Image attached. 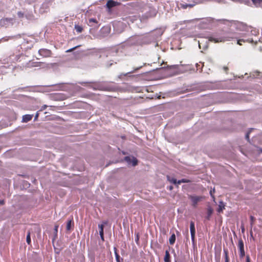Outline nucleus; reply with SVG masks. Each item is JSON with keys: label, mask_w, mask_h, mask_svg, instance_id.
<instances>
[{"label": "nucleus", "mask_w": 262, "mask_h": 262, "mask_svg": "<svg viewBox=\"0 0 262 262\" xmlns=\"http://www.w3.org/2000/svg\"><path fill=\"white\" fill-rule=\"evenodd\" d=\"M243 36H244V34L239 35L238 33L235 32L221 31L211 34L208 37V41L215 43L225 42L232 39H236L237 43L239 45H242L241 42H254V40L252 38H248L247 39H239V37Z\"/></svg>", "instance_id": "obj_1"}, {"label": "nucleus", "mask_w": 262, "mask_h": 262, "mask_svg": "<svg viewBox=\"0 0 262 262\" xmlns=\"http://www.w3.org/2000/svg\"><path fill=\"white\" fill-rule=\"evenodd\" d=\"M81 84H89L88 86L94 90L115 92L117 90V87L112 85V82L107 81H94V82H79Z\"/></svg>", "instance_id": "obj_2"}, {"label": "nucleus", "mask_w": 262, "mask_h": 262, "mask_svg": "<svg viewBox=\"0 0 262 262\" xmlns=\"http://www.w3.org/2000/svg\"><path fill=\"white\" fill-rule=\"evenodd\" d=\"M152 37L151 35L141 36L135 35L128 38L124 43V46H140L148 44L151 42Z\"/></svg>", "instance_id": "obj_3"}, {"label": "nucleus", "mask_w": 262, "mask_h": 262, "mask_svg": "<svg viewBox=\"0 0 262 262\" xmlns=\"http://www.w3.org/2000/svg\"><path fill=\"white\" fill-rule=\"evenodd\" d=\"M241 26L242 27L241 30L245 31L247 32H250L251 35L256 36L259 34L258 30L255 28H253L251 27L246 26L243 24H241Z\"/></svg>", "instance_id": "obj_4"}, {"label": "nucleus", "mask_w": 262, "mask_h": 262, "mask_svg": "<svg viewBox=\"0 0 262 262\" xmlns=\"http://www.w3.org/2000/svg\"><path fill=\"white\" fill-rule=\"evenodd\" d=\"M212 21L213 19L211 17L203 18L199 24V27L202 29L208 28L210 27Z\"/></svg>", "instance_id": "obj_5"}, {"label": "nucleus", "mask_w": 262, "mask_h": 262, "mask_svg": "<svg viewBox=\"0 0 262 262\" xmlns=\"http://www.w3.org/2000/svg\"><path fill=\"white\" fill-rule=\"evenodd\" d=\"M124 159L128 165H132L133 166H136L138 163V160L134 157L126 156Z\"/></svg>", "instance_id": "obj_6"}, {"label": "nucleus", "mask_w": 262, "mask_h": 262, "mask_svg": "<svg viewBox=\"0 0 262 262\" xmlns=\"http://www.w3.org/2000/svg\"><path fill=\"white\" fill-rule=\"evenodd\" d=\"M157 13V10L152 7H149L148 11H147L143 16L144 17L148 18L155 17Z\"/></svg>", "instance_id": "obj_7"}, {"label": "nucleus", "mask_w": 262, "mask_h": 262, "mask_svg": "<svg viewBox=\"0 0 262 262\" xmlns=\"http://www.w3.org/2000/svg\"><path fill=\"white\" fill-rule=\"evenodd\" d=\"M238 248L239 250V257L240 258H243L245 256V252L244 242L242 238L238 239Z\"/></svg>", "instance_id": "obj_8"}, {"label": "nucleus", "mask_w": 262, "mask_h": 262, "mask_svg": "<svg viewBox=\"0 0 262 262\" xmlns=\"http://www.w3.org/2000/svg\"><path fill=\"white\" fill-rule=\"evenodd\" d=\"M38 54L40 56L43 57H48L51 56L52 52L50 50L47 49H41L38 50Z\"/></svg>", "instance_id": "obj_9"}, {"label": "nucleus", "mask_w": 262, "mask_h": 262, "mask_svg": "<svg viewBox=\"0 0 262 262\" xmlns=\"http://www.w3.org/2000/svg\"><path fill=\"white\" fill-rule=\"evenodd\" d=\"M189 198L192 203V205L193 207H196L198 202L202 200V197L196 195H190Z\"/></svg>", "instance_id": "obj_10"}, {"label": "nucleus", "mask_w": 262, "mask_h": 262, "mask_svg": "<svg viewBox=\"0 0 262 262\" xmlns=\"http://www.w3.org/2000/svg\"><path fill=\"white\" fill-rule=\"evenodd\" d=\"M13 19L11 18H4L0 20V26L7 27L12 24Z\"/></svg>", "instance_id": "obj_11"}, {"label": "nucleus", "mask_w": 262, "mask_h": 262, "mask_svg": "<svg viewBox=\"0 0 262 262\" xmlns=\"http://www.w3.org/2000/svg\"><path fill=\"white\" fill-rule=\"evenodd\" d=\"M190 230L191 234V241L193 243L194 242L195 229L194 223L193 221H191L190 223Z\"/></svg>", "instance_id": "obj_12"}, {"label": "nucleus", "mask_w": 262, "mask_h": 262, "mask_svg": "<svg viewBox=\"0 0 262 262\" xmlns=\"http://www.w3.org/2000/svg\"><path fill=\"white\" fill-rule=\"evenodd\" d=\"M88 25L94 28H98L99 27V24L98 21L95 18H90L89 20Z\"/></svg>", "instance_id": "obj_13"}, {"label": "nucleus", "mask_w": 262, "mask_h": 262, "mask_svg": "<svg viewBox=\"0 0 262 262\" xmlns=\"http://www.w3.org/2000/svg\"><path fill=\"white\" fill-rule=\"evenodd\" d=\"M119 3L117 2L114 1L113 0H109L106 3V7L110 9L118 5Z\"/></svg>", "instance_id": "obj_14"}, {"label": "nucleus", "mask_w": 262, "mask_h": 262, "mask_svg": "<svg viewBox=\"0 0 262 262\" xmlns=\"http://www.w3.org/2000/svg\"><path fill=\"white\" fill-rule=\"evenodd\" d=\"M44 64V63L41 62H31L29 61L27 64V66L28 67H40L42 64Z\"/></svg>", "instance_id": "obj_15"}, {"label": "nucleus", "mask_w": 262, "mask_h": 262, "mask_svg": "<svg viewBox=\"0 0 262 262\" xmlns=\"http://www.w3.org/2000/svg\"><path fill=\"white\" fill-rule=\"evenodd\" d=\"M33 116V115L29 114L24 115L22 118V122H28V121H30L32 119Z\"/></svg>", "instance_id": "obj_16"}, {"label": "nucleus", "mask_w": 262, "mask_h": 262, "mask_svg": "<svg viewBox=\"0 0 262 262\" xmlns=\"http://www.w3.org/2000/svg\"><path fill=\"white\" fill-rule=\"evenodd\" d=\"M114 253H115L116 261L117 262H122L123 260V259L122 258L120 257V255L118 253L117 248L116 247H114Z\"/></svg>", "instance_id": "obj_17"}, {"label": "nucleus", "mask_w": 262, "mask_h": 262, "mask_svg": "<svg viewBox=\"0 0 262 262\" xmlns=\"http://www.w3.org/2000/svg\"><path fill=\"white\" fill-rule=\"evenodd\" d=\"M225 209V204L223 201H220L217 211L219 213H221L223 211V209Z\"/></svg>", "instance_id": "obj_18"}, {"label": "nucleus", "mask_w": 262, "mask_h": 262, "mask_svg": "<svg viewBox=\"0 0 262 262\" xmlns=\"http://www.w3.org/2000/svg\"><path fill=\"white\" fill-rule=\"evenodd\" d=\"M223 252L225 256V262H229V257L228 256V250L227 248L223 249Z\"/></svg>", "instance_id": "obj_19"}, {"label": "nucleus", "mask_w": 262, "mask_h": 262, "mask_svg": "<svg viewBox=\"0 0 262 262\" xmlns=\"http://www.w3.org/2000/svg\"><path fill=\"white\" fill-rule=\"evenodd\" d=\"M213 213V209L211 208V207H209L207 208V214L206 216V219L207 220H210V217Z\"/></svg>", "instance_id": "obj_20"}, {"label": "nucleus", "mask_w": 262, "mask_h": 262, "mask_svg": "<svg viewBox=\"0 0 262 262\" xmlns=\"http://www.w3.org/2000/svg\"><path fill=\"white\" fill-rule=\"evenodd\" d=\"M164 261L165 262H170V256L169 252L168 250L165 251V255L164 256Z\"/></svg>", "instance_id": "obj_21"}, {"label": "nucleus", "mask_w": 262, "mask_h": 262, "mask_svg": "<svg viewBox=\"0 0 262 262\" xmlns=\"http://www.w3.org/2000/svg\"><path fill=\"white\" fill-rule=\"evenodd\" d=\"M74 225V223L72 220H70L68 221L67 224V230L69 231L71 229V227Z\"/></svg>", "instance_id": "obj_22"}, {"label": "nucleus", "mask_w": 262, "mask_h": 262, "mask_svg": "<svg viewBox=\"0 0 262 262\" xmlns=\"http://www.w3.org/2000/svg\"><path fill=\"white\" fill-rule=\"evenodd\" d=\"M176 241V235L174 233L172 234V235L170 236L169 242V244L172 245H173V244L175 243Z\"/></svg>", "instance_id": "obj_23"}, {"label": "nucleus", "mask_w": 262, "mask_h": 262, "mask_svg": "<svg viewBox=\"0 0 262 262\" xmlns=\"http://www.w3.org/2000/svg\"><path fill=\"white\" fill-rule=\"evenodd\" d=\"M14 38V36H6L0 39V42L8 41L9 39H11Z\"/></svg>", "instance_id": "obj_24"}, {"label": "nucleus", "mask_w": 262, "mask_h": 262, "mask_svg": "<svg viewBox=\"0 0 262 262\" xmlns=\"http://www.w3.org/2000/svg\"><path fill=\"white\" fill-rule=\"evenodd\" d=\"M30 231H28L27 232V237H26V242L28 245H30L31 243V236H30Z\"/></svg>", "instance_id": "obj_25"}, {"label": "nucleus", "mask_w": 262, "mask_h": 262, "mask_svg": "<svg viewBox=\"0 0 262 262\" xmlns=\"http://www.w3.org/2000/svg\"><path fill=\"white\" fill-rule=\"evenodd\" d=\"M167 180L171 183H173V184L177 185L176 180L177 179L174 178L170 177V176H167Z\"/></svg>", "instance_id": "obj_26"}, {"label": "nucleus", "mask_w": 262, "mask_h": 262, "mask_svg": "<svg viewBox=\"0 0 262 262\" xmlns=\"http://www.w3.org/2000/svg\"><path fill=\"white\" fill-rule=\"evenodd\" d=\"M75 29L76 31L78 33H81L83 30V28L79 25H75Z\"/></svg>", "instance_id": "obj_27"}, {"label": "nucleus", "mask_w": 262, "mask_h": 262, "mask_svg": "<svg viewBox=\"0 0 262 262\" xmlns=\"http://www.w3.org/2000/svg\"><path fill=\"white\" fill-rule=\"evenodd\" d=\"M142 67H143V66H140V67H138V68H135V69H134V70L133 71H132V72H128V73H126V74H123V76H127V75H128V74H131V73H134V72H135L137 71V70H138L140 69Z\"/></svg>", "instance_id": "obj_28"}, {"label": "nucleus", "mask_w": 262, "mask_h": 262, "mask_svg": "<svg viewBox=\"0 0 262 262\" xmlns=\"http://www.w3.org/2000/svg\"><path fill=\"white\" fill-rule=\"evenodd\" d=\"M253 4L255 6L259 5L262 2V0H251Z\"/></svg>", "instance_id": "obj_29"}, {"label": "nucleus", "mask_w": 262, "mask_h": 262, "mask_svg": "<svg viewBox=\"0 0 262 262\" xmlns=\"http://www.w3.org/2000/svg\"><path fill=\"white\" fill-rule=\"evenodd\" d=\"M250 225H251V227H252L254 224L255 219L254 216H253L252 215L250 216Z\"/></svg>", "instance_id": "obj_30"}, {"label": "nucleus", "mask_w": 262, "mask_h": 262, "mask_svg": "<svg viewBox=\"0 0 262 262\" xmlns=\"http://www.w3.org/2000/svg\"><path fill=\"white\" fill-rule=\"evenodd\" d=\"M106 222H103V224L98 225V228L99 229V230H103L104 224H106Z\"/></svg>", "instance_id": "obj_31"}, {"label": "nucleus", "mask_w": 262, "mask_h": 262, "mask_svg": "<svg viewBox=\"0 0 262 262\" xmlns=\"http://www.w3.org/2000/svg\"><path fill=\"white\" fill-rule=\"evenodd\" d=\"M192 5H190V4H182L181 5V7L183 8V9H186L188 7H192Z\"/></svg>", "instance_id": "obj_32"}, {"label": "nucleus", "mask_w": 262, "mask_h": 262, "mask_svg": "<svg viewBox=\"0 0 262 262\" xmlns=\"http://www.w3.org/2000/svg\"><path fill=\"white\" fill-rule=\"evenodd\" d=\"M260 72L258 71H255L253 73V76L255 78H257L259 76Z\"/></svg>", "instance_id": "obj_33"}, {"label": "nucleus", "mask_w": 262, "mask_h": 262, "mask_svg": "<svg viewBox=\"0 0 262 262\" xmlns=\"http://www.w3.org/2000/svg\"><path fill=\"white\" fill-rule=\"evenodd\" d=\"M214 191H215V189H214H214H213L212 190H211L210 191V192H209V193H210V195H211V197L212 198V199H213V201H214V200H215V198H214V196L213 195V192H214Z\"/></svg>", "instance_id": "obj_34"}, {"label": "nucleus", "mask_w": 262, "mask_h": 262, "mask_svg": "<svg viewBox=\"0 0 262 262\" xmlns=\"http://www.w3.org/2000/svg\"><path fill=\"white\" fill-rule=\"evenodd\" d=\"M253 128H251V129L247 133L246 136H245V138L247 140H249V134H250V132L253 130Z\"/></svg>", "instance_id": "obj_35"}, {"label": "nucleus", "mask_w": 262, "mask_h": 262, "mask_svg": "<svg viewBox=\"0 0 262 262\" xmlns=\"http://www.w3.org/2000/svg\"><path fill=\"white\" fill-rule=\"evenodd\" d=\"M182 183H190L191 182V180L187 179H181Z\"/></svg>", "instance_id": "obj_36"}, {"label": "nucleus", "mask_w": 262, "mask_h": 262, "mask_svg": "<svg viewBox=\"0 0 262 262\" xmlns=\"http://www.w3.org/2000/svg\"><path fill=\"white\" fill-rule=\"evenodd\" d=\"M168 68L170 69H177L178 68V65H172L170 67H167Z\"/></svg>", "instance_id": "obj_37"}, {"label": "nucleus", "mask_w": 262, "mask_h": 262, "mask_svg": "<svg viewBox=\"0 0 262 262\" xmlns=\"http://www.w3.org/2000/svg\"><path fill=\"white\" fill-rule=\"evenodd\" d=\"M17 15L19 18H21L24 16V14L21 12L19 11L17 12Z\"/></svg>", "instance_id": "obj_38"}, {"label": "nucleus", "mask_w": 262, "mask_h": 262, "mask_svg": "<svg viewBox=\"0 0 262 262\" xmlns=\"http://www.w3.org/2000/svg\"><path fill=\"white\" fill-rule=\"evenodd\" d=\"M79 47V46H76L73 48H71L70 49H69L67 51V52H71V51H73V50H74L75 49H76L77 48H78Z\"/></svg>", "instance_id": "obj_39"}, {"label": "nucleus", "mask_w": 262, "mask_h": 262, "mask_svg": "<svg viewBox=\"0 0 262 262\" xmlns=\"http://www.w3.org/2000/svg\"><path fill=\"white\" fill-rule=\"evenodd\" d=\"M139 240V236L138 234H137L136 237H135V242L137 244H138V242Z\"/></svg>", "instance_id": "obj_40"}, {"label": "nucleus", "mask_w": 262, "mask_h": 262, "mask_svg": "<svg viewBox=\"0 0 262 262\" xmlns=\"http://www.w3.org/2000/svg\"><path fill=\"white\" fill-rule=\"evenodd\" d=\"M246 262H250V257L249 255H246Z\"/></svg>", "instance_id": "obj_41"}, {"label": "nucleus", "mask_w": 262, "mask_h": 262, "mask_svg": "<svg viewBox=\"0 0 262 262\" xmlns=\"http://www.w3.org/2000/svg\"><path fill=\"white\" fill-rule=\"evenodd\" d=\"M38 116H39V113H38V112H37V113L36 114L35 117H34V121H36L37 120Z\"/></svg>", "instance_id": "obj_42"}, {"label": "nucleus", "mask_w": 262, "mask_h": 262, "mask_svg": "<svg viewBox=\"0 0 262 262\" xmlns=\"http://www.w3.org/2000/svg\"><path fill=\"white\" fill-rule=\"evenodd\" d=\"M99 234H100V236H104V232H103V230H99Z\"/></svg>", "instance_id": "obj_43"}, {"label": "nucleus", "mask_w": 262, "mask_h": 262, "mask_svg": "<svg viewBox=\"0 0 262 262\" xmlns=\"http://www.w3.org/2000/svg\"><path fill=\"white\" fill-rule=\"evenodd\" d=\"M4 200H0V205H3L4 204Z\"/></svg>", "instance_id": "obj_44"}, {"label": "nucleus", "mask_w": 262, "mask_h": 262, "mask_svg": "<svg viewBox=\"0 0 262 262\" xmlns=\"http://www.w3.org/2000/svg\"><path fill=\"white\" fill-rule=\"evenodd\" d=\"M58 226H55V227H54V230H55V232L57 233V230H58Z\"/></svg>", "instance_id": "obj_45"}, {"label": "nucleus", "mask_w": 262, "mask_h": 262, "mask_svg": "<svg viewBox=\"0 0 262 262\" xmlns=\"http://www.w3.org/2000/svg\"><path fill=\"white\" fill-rule=\"evenodd\" d=\"M176 182H177V185H179V184H181L182 183V182H181V180H176Z\"/></svg>", "instance_id": "obj_46"}, {"label": "nucleus", "mask_w": 262, "mask_h": 262, "mask_svg": "<svg viewBox=\"0 0 262 262\" xmlns=\"http://www.w3.org/2000/svg\"><path fill=\"white\" fill-rule=\"evenodd\" d=\"M228 67H224V70L225 71H227L228 70Z\"/></svg>", "instance_id": "obj_47"}, {"label": "nucleus", "mask_w": 262, "mask_h": 262, "mask_svg": "<svg viewBox=\"0 0 262 262\" xmlns=\"http://www.w3.org/2000/svg\"><path fill=\"white\" fill-rule=\"evenodd\" d=\"M168 189L169 190H171L173 189V186H170L169 187H168Z\"/></svg>", "instance_id": "obj_48"}, {"label": "nucleus", "mask_w": 262, "mask_h": 262, "mask_svg": "<svg viewBox=\"0 0 262 262\" xmlns=\"http://www.w3.org/2000/svg\"><path fill=\"white\" fill-rule=\"evenodd\" d=\"M100 237L102 241H104V236H101Z\"/></svg>", "instance_id": "obj_49"}, {"label": "nucleus", "mask_w": 262, "mask_h": 262, "mask_svg": "<svg viewBox=\"0 0 262 262\" xmlns=\"http://www.w3.org/2000/svg\"><path fill=\"white\" fill-rule=\"evenodd\" d=\"M201 43L200 42V41H199V48L201 49Z\"/></svg>", "instance_id": "obj_50"}, {"label": "nucleus", "mask_w": 262, "mask_h": 262, "mask_svg": "<svg viewBox=\"0 0 262 262\" xmlns=\"http://www.w3.org/2000/svg\"><path fill=\"white\" fill-rule=\"evenodd\" d=\"M242 232H244V231H245V229H244V227H243L242 228Z\"/></svg>", "instance_id": "obj_51"}, {"label": "nucleus", "mask_w": 262, "mask_h": 262, "mask_svg": "<svg viewBox=\"0 0 262 262\" xmlns=\"http://www.w3.org/2000/svg\"><path fill=\"white\" fill-rule=\"evenodd\" d=\"M258 41H259V42H262V37H261V38H260L259 39Z\"/></svg>", "instance_id": "obj_52"}, {"label": "nucleus", "mask_w": 262, "mask_h": 262, "mask_svg": "<svg viewBox=\"0 0 262 262\" xmlns=\"http://www.w3.org/2000/svg\"><path fill=\"white\" fill-rule=\"evenodd\" d=\"M207 48V46H205L204 47H203V49H205Z\"/></svg>", "instance_id": "obj_53"}, {"label": "nucleus", "mask_w": 262, "mask_h": 262, "mask_svg": "<svg viewBox=\"0 0 262 262\" xmlns=\"http://www.w3.org/2000/svg\"><path fill=\"white\" fill-rule=\"evenodd\" d=\"M46 107H47V106H46V105H44V106H43V108H45Z\"/></svg>", "instance_id": "obj_54"}, {"label": "nucleus", "mask_w": 262, "mask_h": 262, "mask_svg": "<svg viewBox=\"0 0 262 262\" xmlns=\"http://www.w3.org/2000/svg\"><path fill=\"white\" fill-rule=\"evenodd\" d=\"M57 253H59V251H58V250H56V252Z\"/></svg>", "instance_id": "obj_55"}, {"label": "nucleus", "mask_w": 262, "mask_h": 262, "mask_svg": "<svg viewBox=\"0 0 262 262\" xmlns=\"http://www.w3.org/2000/svg\"><path fill=\"white\" fill-rule=\"evenodd\" d=\"M57 253H59V251H58V250H56V252Z\"/></svg>", "instance_id": "obj_56"}, {"label": "nucleus", "mask_w": 262, "mask_h": 262, "mask_svg": "<svg viewBox=\"0 0 262 262\" xmlns=\"http://www.w3.org/2000/svg\"><path fill=\"white\" fill-rule=\"evenodd\" d=\"M123 154V155H125V152H122Z\"/></svg>", "instance_id": "obj_57"}, {"label": "nucleus", "mask_w": 262, "mask_h": 262, "mask_svg": "<svg viewBox=\"0 0 262 262\" xmlns=\"http://www.w3.org/2000/svg\"><path fill=\"white\" fill-rule=\"evenodd\" d=\"M112 63H111V64L108 66V67H110V66H112Z\"/></svg>", "instance_id": "obj_58"}, {"label": "nucleus", "mask_w": 262, "mask_h": 262, "mask_svg": "<svg viewBox=\"0 0 262 262\" xmlns=\"http://www.w3.org/2000/svg\"><path fill=\"white\" fill-rule=\"evenodd\" d=\"M260 150L261 152H262V149L261 148Z\"/></svg>", "instance_id": "obj_59"}, {"label": "nucleus", "mask_w": 262, "mask_h": 262, "mask_svg": "<svg viewBox=\"0 0 262 262\" xmlns=\"http://www.w3.org/2000/svg\"><path fill=\"white\" fill-rule=\"evenodd\" d=\"M175 262H177V261H175Z\"/></svg>", "instance_id": "obj_60"}]
</instances>
